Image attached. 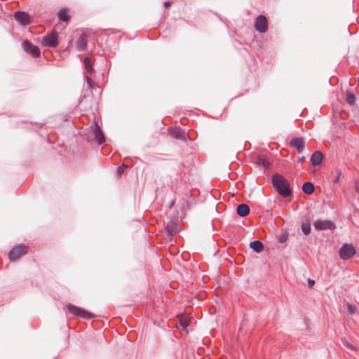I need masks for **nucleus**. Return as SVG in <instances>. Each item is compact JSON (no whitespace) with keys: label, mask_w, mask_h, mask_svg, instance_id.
Masks as SVG:
<instances>
[{"label":"nucleus","mask_w":359,"mask_h":359,"mask_svg":"<svg viewBox=\"0 0 359 359\" xmlns=\"http://www.w3.org/2000/svg\"><path fill=\"white\" fill-rule=\"evenodd\" d=\"M57 15H58V18L61 20V21H65V22H67L69 19V17L68 15V13H67V11L66 9H61L58 11V13H57Z\"/></svg>","instance_id":"nucleus-20"},{"label":"nucleus","mask_w":359,"mask_h":359,"mask_svg":"<svg viewBox=\"0 0 359 359\" xmlns=\"http://www.w3.org/2000/svg\"><path fill=\"white\" fill-rule=\"evenodd\" d=\"M346 102L350 105H353L355 102V97L353 93H348L346 95Z\"/></svg>","instance_id":"nucleus-23"},{"label":"nucleus","mask_w":359,"mask_h":359,"mask_svg":"<svg viewBox=\"0 0 359 359\" xmlns=\"http://www.w3.org/2000/svg\"><path fill=\"white\" fill-rule=\"evenodd\" d=\"M290 147L295 148L298 153H302L304 149L305 142L302 137H295L289 144Z\"/></svg>","instance_id":"nucleus-11"},{"label":"nucleus","mask_w":359,"mask_h":359,"mask_svg":"<svg viewBox=\"0 0 359 359\" xmlns=\"http://www.w3.org/2000/svg\"><path fill=\"white\" fill-rule=\"evenodd\" d=\"M323 158V154L320 151H316L311 156V163L313 166L318 165L322 163Z\"/></svg>","instance_id":"nucleus-13"},{"label":"nucleus","mask_w":359,"mask_h":359,"mask_svg":"<svg viewBox=\"0 0 359 359\" xmlns=\"http://www.w3.org/2000/svg\"><path fill=\"white\" fill-rule=\"evenodd\" d=\"M302 191L306 194H311L314 191V186L313 183L308 182H305L302 186Z\"/></svg>","instance_id":"nucleus-18"},{"label":"nucleus","mask_w":359,"mask_h":359,"mask_svg":"<svg viewBox=\"0 0 359 359\" xmlns=\"http://www.w3.org/2000/svg\"><path fill=\"white\" fill-rule=\"evenodd\" d=\"M175 226L176 225L174 222H170L167 224L166 228L170 234H175L177 232V230L175 229Z\"/></svg>","instance_id":"nucleus-22"},{"label":"nucleus","mask_w":359,"mask_h":359,"mask_svg":"<svg viewBox=\"0 0 359 359\" xmlns=\"http://www.w3.org/2000/svg\"><path fill=\"white\" fill-rule=\"evenodd\" d=\"M237 214L241 217H245L250 212V208L248 205L242 203L237 206Z\"/></svg>","instance_id":"nucleus-16"},{"label":"nucleus","mask_w":359,"mask_h":359,"mask_svg":"<svg viewBox=\"0 0 359 359\" xmlns=\"http://www.w3.org/2000/svg\"><path fill=\"white\" fill-rule=\"evenodd\" d=\"M168 5H169V3H168V2L165 3V6H168Z\"/></svg>","instance_id":"nucleus-33"},{"label":"nucleus","mask_w":359,"mask_h":359,"mask_svg":"<svg viewBox=\"0 0 359 359\" xmlns=\"http://www.w3.org/2000/svg\"><path fill=\"white\" fill-rule=\"evenodd\" d=\"M168 131L169 134L175 139L184 140L186 138L185 130L180 128H170Z\"/></svg>","instance_id":"nucleus-12"},{"label":"nucleus","mask_w":359,"mask_h":359,"mask_svg":"<svg viewBox=\"0 0 359 359\" xmlns=\"http://www.w3.org/2000/svg\"><path fill=\"white\" fill-rule=\"evenodd\" d=\"M348 310L350 313H354L356 311V308L354 306L348 305Z\"/></svg>","instance_id":"nucleus-27"},{"label":"nucleus","mask_w":359,"mask_h":359,"mask_svg":"<svg viewBox=\"0 0 359 359\" xmlns=\"http://www.w3.org/2000/svg\"><path fill=\"white\" fill-rule=\"evenodd\" d=\"M271 160L266 155H260L257 158V164L264 168H268L271 165Z\"/></svg>","instance_id":"nucleus-15"},{"label":"nucleus","mask_w":359,"mask_h":359,"mask_svg":"<svg viewBox=\"0 0 359 359\" xmlns=\"http://www.w3.org/2000/svg\"><path fill=\"white\" fill-rule=\"evenodd\" d=\"M27 248L23 245H18L15 246L9 252V259L11 261H16L21 256L27 253Z\"/></svg>","instance_id":"nucleus-4"},{"label":"nucleus","mask_w":359,"mask_h":359,"mask_svg":"<svg viewBox=\"0 0 359 359\" xmlns=\"http://www.w3.org/2000/svg\"><path fill=\"white\" fill-rule=\"evenodd\" d=\"M84 65L88 73L91 74L94 72V69L92 67L91 61L89 57H86L84 59Z\"/></svg>","instance_id":"nucleus-21"},{"label":"nucleus","mask_w":359,"mask_h":359,"mask_svg":"<svg viewBox=\"0 0 359 359\" xmlns=\"http://www.w3.org/2000/svg\"><path fill=\"white\" fill-rule=\"evenodd\" d=\"M250 248L256 252H260L264 249L263 243L259 241H255L250 244Z\"/></svg>","instance_id":"nucleus-17"},{"label":"nucleus","mask_w":359,"mask_h":359,"mask_svg":"<svg viewBox=\"0 0 359 359\" xmlns=\"http://www.w3.org/2000/svg\"><path fill=\"white\" fill-rule=\"evenodd\" d=\"M14 18L22 25H27L31 22L29 15L25 12H16Z\"/></svg>","instance_id":"nucleus-10"},{"label":"nucleus","mask_w":359,"mask_h":359,"mask_svg":"<svg viewBox=\"0 0 359 359\" xmlns=\"http://www.w3.org/2000/svg\"><path fill=\"white\" fill-rule=\"evenodd\" d=\"M92 130L93 131V134L95 135V138L99 144H102L105 141V137L104 134L102 133L100 126L95 121L92 126Z\"/></svg>","instance_id":"nucleus-9"},{"label":"nucleus","mask_w":359,"mask_h":359,"mask_svg":"<svg viewBox=\"0 0 359 359\" xmlns=\"http://www.w3.org/2000/svg\"><path fill=\"white\" fill-rule=\"evenodd\" d=\"M67 309L68 311L72 315L83 319H91L95 317V315L90 313L89 311L71 304H69L67 306Z\"/></svg>","instance_id":"nucleus-2"},{"label":"nucleus","mask_w":359,"mask_h":359,"mask_svg":"<svg viewBox=\"0 0 359 359\" xmlns=\"http://www.w3.org/2000/svg\"><path fill=\"white\" fill-rule=\"evenodd\" d=\"M85 79H86V81L87 83L89 85L90 88H91V87H92V83H93V81H92V80L90 79V78L89 77V76L86 75V76H85Z\"/></svg>","instance_id":"nucleus-28"},{"label":"nucleus","mask_w":359,"mask_h":359,"mask_svg":"<svg viewBox=\"0 0 359 359\" xmlns=\"http://www.w3.org/2000/svg\"><path fill=\"white\" fill-rule=\"evenodd\" d=\"M272 184L279 195L283 197H288L292 194L289 188L287 180L280 174H275L272 176Z\"/></svg>","instance_id":"nucleus-1"},{"label":"nucleus","mask_w":359,"mask_h":359,"mask_svg":"<svg viewBox=\"0 0 359 359\" xmlns=\"http://www.w3.org/2000/svg\"><path fill=\"white\" fill-rule=\"evenodd\" d=\"M58 44L57 34H51L45 36L42 40V45L46 47L55 48Z\"/></svg>","instance_id":"nucleus-7"},{"label":"nucleus","mask_w":359,"mask_h":359,"mask_svg":"<svg viewBox=\"0 0 359 359\" xmlns=\"http://www.w3.org/2000/svg\"><path fill=\"white\" fill-rule=\"evenodd\" d=\"M287 240V234L286 233H282L279 238H278V242L279 243H284Z\"/></svg>","instance_id":"nucleus-25"},{"label":"nucleus","mask_w":359,"mask_h":359,"mask_svg":"<svg viewBox=\"0 0 359 359\" xmlns=\"http://www.w3.org/2000/svg\"><path fill=\"white\" fill-rule=\"evenodd\" d=\"M76 48L80 50H84L87 46V39L85 34H81L78 38L76 43Z\"/></svg>","instance_id":"nucleus-14"},{"label":"nucleus","mask_w":359,"mask_h":359,"mask_svg":"<svg viewBox=\"0 0 359 359\" xmlns=\"http://www.w3.org/2000/svg\"><path fill=\"white\" fill-rule=\"evenodd\" d=\"M22 47L25 52L30 54L34 57H38L40 56V50L39 48L32 44L28 41H25L22 43Z\"/></svg>","instance_id":"nucleus-5"},{"label":"nucleus","mask_w":359,"mask_h":359,"mask_svg":"<svg viewBox=\"0 0 359 359\" xmlns=\"http://www.w3.org/2000/svg\"><path fill=\"white\" fill-rule=\"evenodd\" d=\"M124 170H125V166L124 165L119 166L117 168V175L118 176L121 175L124 172Z\"/></svg>","instance_id":"nucleus-26"},{"label":"nucleus","mask_w":359,"mask_h":359,"mask_svg":"<svg viewBox=\"0 0 359 359\" xmlns=\"http://www.w3.org/2000/svg\"><path fill=\"white\" fill-rule=\"evenodd\" d=\"M255 28L260 33H264L268 28L267 20L265 16L259 15L255 22Z\"/></svg>","instance_id":"nucleus-6"},{"label":"nucleus","mask_w":359,"mask_h":359,"mask_svg":"<svg viewBox=\"0 0 359 359\" xmlns=\"http://www.w3.org/2000/svg\"><path fill=\"white\" fill-rule=\"evenodd\" d=\"M179 321H180V325L182 327V329L187 332L188 333L189 331L187 330V326L189 325V319L184 316H182L180 317V319H179Z\"/></svg>","instance_id":"nucleus-19"},{"label":"nucleus","mask_w":359,"mask_h":359,"mask_svg":"<svg viewBox=\"0 0 359 359\" xmlns=\"http://www.w3.org/2000/svg\"><path fill=\"white\" fill-rule=\"evenodd\" d=\"M346 346H347V347H350L351 348H354L353 345H351V344H349L348 342L346 343Z\"/></svg>","instance_id":"nucleus-31"},{"label":"nucleus","mask_w":359,"mask_h":359,"mask_svg":"<svg viewBox=\"0 0 359 359\" xmlns=\"http://www.w3.org/2000/svg\"><path fill=\"white\" fill-rule=\"evenodd\" d=\"M355 254V249L352 244L345 243L339 250V255L342 259H348Z\"/></svg>","instance_id":"nucleus-3"},{"label":"nucleus","mask_w":359,"mask_h":359,"mask_svg":"<svg viewBox=\"0 0 359 359\" xmlns=\"http://www.w3.org/2000/svg\"><path fill=\"white\" fill-rule=\"evenodd\" d=\"M302 230L303 231V233L305 234V235H307L310 233L311 231V226H310V224H302Z\"/></svg>","instance_id":"nucleus-24"},{"label":"nucleus","mask_w":359,"mask_h":359,"mask_svg":"<svg viewBox=\"0 0 359 359\" xmlns=\"http://www.w3.org/2000/svg\"><path fill=\"white\" fill-rule=\"evenodd\" d=\"M306 161V157L305 156H301L298 159V163H304V161Z\"/></svg>","instance_id":"nucleus-29"},{"label":"nucleus","mask_w":359,"mask_h":359,"mask_svg":"<svg viewBox=\"0 0 359 359\" xmlns=\"http://www.w3.org/2000/svg\"><path fill=\"white\" fill-rule=\"evenodd\" d=\"M314 227L318 230H332L335 229V224L330 220L318 219L314 223Z\"/></svg>","instance_id":"nucleus-8"},{"label":"nucleus","mask_w":359,"mask_h":359,"mask_svg":"<svg viewBox=\"0 0 359 359\" xmlns=\"http://www.w3.org/2000/svg\"><path fill=\"white\" fill-rule=\"evenodd\" d=\"M309 283L310 287H312L315 284V281L313 280H309Z\"/></svg>","instance_id":"nucleus-30"},{"label":"nucleus","mask_w":359,"mask_h":359,"mask_svg":"<svg viewBox=\"0 0 359 359\" xmlns=\"http://www.w3.org/2000/svg\"><path fill=\"white\" fill-rule=\"evenodd\" d=\"M338 180H339V177H337V178L334 180V183H337V182H338Z\"/></svg>","instance_id":"nucleus-32"}]
</instances>
